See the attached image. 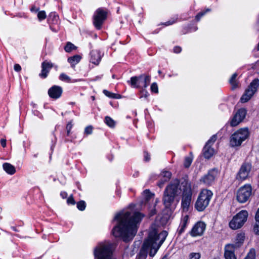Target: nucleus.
Segmentation results:
<instances>
[{
	"mask_svg": "<svg viewBox=\"0 0 259 259\" xmlns=\"http://www.w3.org/2000/svg\"><path fill=\"white\" fill-rule=\"evenodd\" d=\"M143 216L139 212L132 214L128 211H122L117 214L114 219L117 220V225L113 229V235L121 238L125 242L132 240L137 233L138 224Z\"/></svg>",
	"mask_w": 259,
	"mask_h": 259,
	"instance_id": "1",
	"label": "nucleus"
},
{
	"mask_svg": "<svg viewBox=\"0 0 259 259\" xmlns=\"http://www.w3.org/2000/svg\"><path fill=\"white\" fill-rule=\"evenodd\" d=\"M167 236L166 231H163L157 234L155 230L150 232L148 238L146 240L143 245V249L150 250L149 254L153 256L164 241Z\"/></svg>",
	"mask_w": 259,
	"mask_h": 259,
	"instance_id": "2",
	"label": "nucleus"
},
{
	"mask_svg": "<svg viewBox=\"0 0 259 259\" xmlns=\"http://www.w3.org/2000/svg\"><path fill=\"white\" fill-rule=\"evenodd\" d=\"M179 181L177 179L172 181L166 186L162 197L163 204L165 208L173 209L176 206V197L180 193Z\"/></svg>",
	"mask_w": 259,
	"mask_h": 259,
	"instance_id": "3",
	"label": "nucleus"
},
{
	"mask_svg": "<svg viewBox=\"0 0 259 259\" xmlns=\"http://www.w3.org/2000/svg\"><path fill=\"white\" fill-rule=\"evenodd\" d=\"M183 194L181 206L183 211H188L192 201V191L190 183L185 180L182 183Z\"/></svg>",
	"mask_w": 259,
	"mask_h": 259,
	"instance_id": "4",
	"label": "nucleus"
},
{
	"mask_svg": "<svg viewBox=\"0 0 259 259\" xmlns=\"http://www.w3.org/2000/svg\"><path fill=\"white\" fill-rule=\"evenodd\" d=\"M212 192L207 189H203L200 193L195 204V208L199 211L204 210L208 205L212 198Z\"/></svg>",
	"mask_w": 259,
	"mask_h": 259,
	"instance_id": "5",
	"label": "nucleus"
},
{
	"mask_svg": "<svg viewBox=\"0 0 259 259\" xmlns=\"http://www.w3.org/2000/svg\"><path fill=\"white\" fill-rule=\"evenodd\" d=\"M111 245L109 243H100L94 250L95 259H113Z\"/></svg>",
	"mask_w": 259,
	"mask_h": 259,
	"instance_id": "6",
	"label": "nucleus"
},
{
	"mask_svg": "<svg viewBox=\"0 0 259 259\" xmlns=\"http://www.w3.org/2000/svg\"><path fill=\"white\" fill-rule=\"evenodd\" d=\"M248 215L246 210H242L236 214L229 223L230 227L236 230L240 228L246 221Z\"/></svg>",
	"mask_w": 259,
	"mask_h": 259,
	"instance_id": "7",
	"label": "nucleus"
},
{
	"mask_svg": "<svg viewBox=\"0 0 259 259\" xmlns=\"http://www.w3.org/2000/svg\"><path fill=\"white\" fill-rule=\"evenodd\" d=\"M249 137L247 128H241L234 133L231 137L230 144L232 146H240L242 142Z\"/></svg>",
	"mask_w": 259,
	"mask_h": 259,
	"instance_id": "8",
	"label": "nucleus"
},
{
	"mask_svg": "<svg viewBox=\"0 0 259 259\" xmlns=\"http://www.w3.org/2000/svg\"><path fill=\"white\" fill-rule=\"evenodd\" d=\"M259 85V79L255 78L250 83L248 88L245 90L244 94L240 99L242 103L247 102L256 92Z\"/></svg>",
	"mask_w": 259,
	"mask_h": 259,
	"instance_id": "9",
	"label": "nucleus"
},
{
	"mask_svg": "<svg viewBox=\"0 0 259 259\" xmlns=\"http://www.w3.org/2000/svg\"><path fill=\"white\" fill-rule=\"evenodd\" d=\"M252 189L249 185H245L240 187L237 192V200L240 203H245L250 197Z\"/></svg>",
	"mask_w": 259,
	"mask_h": 259,
	"instance_id": "10",
	"label": "nucleus"
},
{
	"mask_svg": "<svg viewBox=\"0 0 259 259\" xmlns=\"http://www.w3.org/2000/svg\"><path fill=\"white\" fill-rule=\"evenodd\" d=\"M107 18V12L102 9H98L94 17V24L95 27L100 29L103 22Z\"/></svg>",
	"mask_w": 259,
	"mask_h": 259,
	"instance_id": "11",
	"label": "nucleus"
},
{
	"mask_svg": "<svg viewBox=\"0 0 259 259\" xmlns=\"http://www.w3.org/2000/svg\"><path fill=\"white\" fill-rule=\"evenodd\" d=\"M217 140L216 135H213L207 141L203 149V154L204 157L206 159H209L214 154V150L211 147L212 145Z\"/></svg>",
	"mask_w": 259,
	"mask_h": 259,
	"instance_id": "12",
	"label": "nucleus"
},
{
	"mask_svg": "<svg viewBox=\"0 0 259 259\" xmlns=\"http://www.w3.org/2000/svg\"><path fill=\"white\" fill-rule=\"evenodd\" d=\"M251 165L250 163H245L242 165L237 176V179L241 181L245 180L249 176Z\"/></svg>",
	"mask_w": 259,
	"mask_h": 259,
	"instance_id": "13",
	"label": "nucleus"
},
{
	"mask_svg": "<svg viewBox=\"0 0 259 259\" xmlns=\"http://www.w3.org/2000/svg\"><path fill=\"white\" fill-rule=\"evenodd\" d=\"M218 175V171L215 169L209 170L208 173L202 177L200 182L205 185H210L213 183L215 177Z\"/></svg>",
	"mask_w": 259,
	"mask_h": 259,
	"instance_id": "14",
	"label": "nucleus"
},
{
	"mask_svg": "<svg viewBox=\"0 0 259 259\" xmlns=\"http://www.w3.org/2000/svg\"><path fill=\"white\" fill-rule=\"evenodd\" d=\"M205 228V223L202 222H199L193 226L190 232V234L193 237L201 236L203 234Z\"/></svg>",
	"mask_w": 259,
	"mask_h": 259,
	"instance_id": "15",
	"label": "nucleus"
},
{
	"mask_svg": "<svg viewBox=\"0 0 259 259\" xmlns=\"http://www.w3.org/2000/svg\"><path fill=\"white\" fill-rule=\"evenodd\" d=\"M246 114V110L244 108L240 109L234 115L231 121V125L232 126L237 125L245 118Z\"/></svg>",
	"mask_w": 259,
	"mask_h": 259,
	"instance_id": "16",
	"label": "nucleus"
},
{
	"mask_svg": "<svg viewBox=\"0 0 259 259\" xmlns=\"http://www.w3.org/2000/svg\"><path fill=\"white\" fill-rule=\"evenodd\" d=\"M235 245L230 244H227L225 247L224 256L226 259H237L234 254Z\"/></svg>",
	"mask_w": 259,
	"mask_h": 259,
	"instance_id": "17",
	"label": "nucleus"
},
{
	"mask_svg": "<svg viewBox=\"0 0 259 259\" xmlns=\"http://www.w3.org/2000/svg\"><path fill=\"white\" fill-rule=\"evenodd\" d=\"M62 92L63 91L61 87L54 85L49 90L48 94L52 98L58 99L61 97Z\"/></svg>",
	"mask_w": 259,
	"mask_h": 259,
	"instance_id": "18",
	"label": "nucleus"
},
{
	"mask_svg": "<svg viewBox=\"0 0 259 259\" xmlns=\"http://www.w3.org/2000/svg\"><path fill=\"white\" fill-rule=\"evenodd\" d=\"M53 66V64L51 62L47 61L43 62L41 64L42 69L41 73L39 74V76L44 78H46Z\"/></svg>",
	"mask_w": 259,
	"mask_h": 259,
	"instance_id": "19",
	"label": "nucleus"
},
{
	"mask_svg": "<svg viewBox=\"0 0 259 259\" xmlns=\"http://www.w3.org/2000/svg\"><path fill=\"white\" fill-rule=\"evenodd\" d=\"M91 62L96 65L99 64L101 59L100 52L97 50H93L91 52Z\"/></svg>",
	"mask_w": 259,
	"mask_h": 259,
	"instance_id": "20",
	"label": "nucleus"
},
{
	"mask_svg": "<svg viewBox=\"0 0 259 259\" xmlns=\"http://www.w3.org/2000/svg\"><path fill=\"white\" fill-rule=\"evenodd\" d=\"M189 220V217L188 215H185L182 220L180 226V228L178 229L179 235L182 234L185 231L186 227L188 221Z\"/></svg>",
	"mask_w": 259,
	"mask_h": 259,
	"instance_id": "21",
	"label": "nucleus"
},
{
	"mask_svg": "<svg viewBox=\"0 0 259 259\" xmlns=\"http://www.w3.org/2000/svg\"><path fill=\"white\" fill-rule=\"evenodd\" d=\"M3 167L4 170L9 175H13L16 172L15 167L9 163H4L3 164Z\"/></svg>",
	"mask_w": 259,
	"mask_h": 259,
	"instance_id": "22",
	"label": "nucleus"
},
{
	"mask_svg": "<svg viewBox=\"0 0 259 259\" xmlns=\"http://www.w3.org/2000/svg\"><path fill=\"white\" fill-rule=\"evenodd\" d=\"M140 78H141L140 83L143 88H146L150 82V76L142 74L140 76Z\"/></svg>",
	"mask_w": 259,
	"mask_h": 259,
	"instance_id": "23",
	"label": "nucleus"
},
{
	"mask_svg": "<svg viewBox=\"0 0 259 259\" xmlns=\"http://www.w3.org/2000/svg\"><path fill=\"white\" fill-rule=\"evenodd\" d=\"M245 235L244 234H239L237 235L236 239V242L235 244H231L235 245V248H237L239 247L244 242Z\"/></svg>",
	"mask_w": 259,
	"mask_h": 259,
	"instance_id": "24",
	"label": "nucleus"
},
{
	"mask_svg": "<svg viewBox=\"0 0 259 259\" xmlns=\"http://www.w3.org/2000/svg\"><path fill=\"white\" fill-rule=\"evenodd\" d=\"M141 78L139 76H133L131 78V84L133 88H139L140 87Z\"/></svg>",
	"mask_w": 259,
	"mask_h": 259,
	"instance_id": "25",
	"label": "nucleus"
},
{
	"mask_svg": "<svg viewBox=\"0 0 259 259\" xmlns=\"http://www.w3.org/2000/svg\"><path fill=\"white\" fill-rule=\"evenodd\" d=\"M80 56L76 55L68 58V61L71 64L72 66H74L80 61Z\"/></svg>",
	"mask_w": 259,
	"mask_h": 259,
	"instance_id": "26",
	"label": "nucleus"
},
{
	"mask_svg": "<svg viewBox=\"0 0 259 259\" xmlns=\"http://www.w3.org/2000/svg\"><path fill=\"white\" fill-rule=\"evenodd\" d=\"M237 76V74L235 73L232 75V76H231V78L229 80V82L231 84L232 89L233 90L236 89L238 86L237 83L235 80Z\"/></svg>",
	"mask_w": 259,
	"mask_h": 259,
	"instance_id": "27",
	"label": "nucleus"
},
{
	"mask_svg": "<svg viewBox=\"0 0 259 259\" xmlns=\"http://www.w3.org/2000/svg\"><path fill=\"white\" fill-rule=\"evenodd\" d=\"M143 195L145 199V203L148 202L153 197V195L148 190H145L143 192Z\"/></svg>",
	"mask_w": 259,
	"mask_h": 259,
	"instance_id": "28",
	"label": "nucleus"
},
{
	"mask_svg": "<svg viewBox=\"0 0 259 259\" xmlns=\"http://www.w3.org/2000/svg\"><path fill=\"white\" fill-rule=\"evenodd\" d=\"M162 179L164 180V181L167 182L171 178V174L169 171H163L161 174Z\"/></svg>",
	"mask_w": 259,
	"mask_h": 259,
	"instance_id": "29",
	"label": "nucleus"
},
{
	"mask_svg": "<svg viewBox=\"0 0 259 259\" xmlns=\"http://www.w3.org/2000/svg\"><path fill=\"white\" fill-rule=\"evenodd\" d=\"M105 123L110 127H114L115 125L114 120L110 117L106 116L105 118Z\"/></svg>",
	"mask_w": 259,
	"mask_h": 259,
	"instance_id": "30",
	"label": "nucleus"
},
{
	"mask_svg": "<svg viewBox=\"0 0 259 259\" xmlns=\"http://www.w3.org/2000/svg\"><path fill=\"white\" fill-rule=\"evenodd\" d=\"M255 250L254 249L251 248L247 253L244 259H255Z\"/></svg>",
	"mask_w": 259,
	"mask_h": 259,
	"instance_id": "31",
	"label": "nucleus"
},
{
	"mask_svg": "<svg viewBox=\"0 0 259 259\" xmlns=\"http://www.w3.org/2000/svg\"><path fill=\"white\" fill-rule=\"evenodd\" d=\"M76 47L72 43L68 42L65 47V50L67 52H70L72 50L75 49Z\"/></svg>",
	"mask_w": 259,
	"mask_h": 259,
	"instance_id": "32",
	"label": "nucleus"
},
{
	"mask_svg": "<svg viewBox=\"0 0 259 259\" xmlns=\"http://www.w3.org/2000/svg\"><path fill=\"white\" fill-rule=\"evenodd\" d=\"M86 205L84 201H80L77 203V208L81 211L84 210L85 208Z\"/></svg>",
	"mask_w": 259,
	"mask_h": 259,
	"instance_id": "33",
	"label": "nucleus"
},
{
	"mask_svg": "<svg viewBox=\"0 0 259 259\" xmlns=\"http://www.w3.org/2000/svg\"><path fill=\"white\" fill-rule=\"evenodd\" d=\"M59 79L62 81H64L67 82H69L71 80L70 78L68 75L63 73L60 75Z\"/></svg>",
	"mask_w": 259,
	"mask_h": 259,
	"instance_id": "34",
	"label": "nucleus"
},
{
	"mask_svg": "<svg viewBox=\"0 0 259 259\" xmlns=\"http://www.w3.org/2000/svg\"><path fill=\"white\" fill-rule=\"evenodd\" d=\"M47 15L46 14L45 11H41L38 12L37 14V17L39 21H41L42 20H44L46 18Z\"/></svg>",
	"mask_w": 259,
	"mask_h": 259,
	"instance_id": "35",
	"label": "nucleus"
},
{
	"mask_svg": "<svg viewBox=\"0 0 259 259\" xmlns=\"http://www.w3.org/2000/svg\"><path fill=\"white\" fill-rule=\"evenodd\" d=\"M192 161V158L191 157H187L185 158L184 161V166L185 167H189L191 165Z\"/></svg>",
	"mask_w": 259,
	"mask_h": 259,
	"instance_id": "36",
	"label": "nucleus"
},
{
	"mask_svg": "<svg viewBox=\"0 0 259 259\" xmlns=\"http://www.w3.org/2000/svg\"><path fill=\"white\" fill-rule=\"evenodd\" d=\"M200 257L201 254L199 253L193 252L189 255V259H199Z\"/></svg>",
	"mask_w": 259,
	"mask_h": 259,
	"instance_id": "37",
	"label": "nucleus"
},
{
	"mask_svg": "<svg viewBox=\"0 0 259 259\" xmlns=\"http://www.w3.org/2000/svg\"><path fill=\"white\" fill-rule=\"evenodd\" d=\"M151 91L155 93H158V85L156 82H153L151 85Z\"/></svg>",
	"mask_w": 259,
	"mask_h": 259,
	"instance_id": "38",
	"label": "nucleus"
},
{
	"mask_svg": "<svg viewBox=\"0 0 259 259\" xmlns=\"http://www.w3.org/2000/svg\"><path fill=\"white\" fill-rule=\"evenodd\" d=\"M103 93L107 97L109 98H113V97H116V94L112 93L108 91L107 90H104L103 91Z\"/></svg>",
	"mask_w": 259,
	"mask_h": 259,
	"instance_id": "39",
	"label": "nucleus"
},
{
	"mask_svg": "<svg viewBox=\"0 0 259 259\" xmlns=\"http://www.w3.org/2000/svg\"><path fill=\"white\" fill-rule=\"evenodd\" d=\"M67 203L68 205H74L75 201L74 200L72 195H70L67 199Z\"/></svg>",
	"mask_w": 259,
	"mask_h": 259,
	"instance_id": "40",
	"label": "nucleus"
},
{
	"mask_svg": "<svg viewBox=\"0 0 259 259\" xmlns=\"http://www.w3.org/2000/svg\"><path fill=\"white\" fill-rule=\"evenodd\" d=\"M210 10L209 9H207L205 11H204V12H200L196 16V19L197 20V21H199L200 18L203 16L207 12H208Z\"/></svg>",
	"mask_w": 259,
	"mask_h": 259,
	"instance_id": "41",
	"label": "nucleus"
},
{
	"mask_svg": "<svg viewBox=\"0 0 259 259\" xmlns=\"http://www.w3.org/2000/svg\"><path fill=\"white\" fill-rule=\"evenodd\" d=\"M210 10L209 9H207L205 11H204V12H200L196 16V19L197 20V21H199L200 18L203 16L207 12H208Z\"/></svg>",
	"mask_w": 259,
	"mask_h": 259,
	"instance_id": "42",
	"label": "nucleus"
},
{
	"mask_svg": "<svg viewBox=\"0 0 259 259\" xmlns=\"http://www.w3.org/2000/svg\"><path fill=\"white\" fill-rule=\"evenodd\" d=\"M253 231L256 234L259 235V221H256L253 227Z\"/></svg>",
	"mask_w": 259,
	"mask_h": 259,
	"instance_id": "43",
	"label": "nucleus"
},
{
	"mask_svg": "<svg viewBox=\"0 0 259 259\" xmlns=\"http://www.w3.org/2000/svg\"><path fill=\"white\" fill-rule=\"evenodd\" d=\"M93 131V127L92 126H88L85 127L84 130V133L87 134H91Z\"/></svg>",
	"mask_w": 259,
	"mask_h": 259,
	"instance_id": "44",
	"label": "nucleus"
},
{
	"mask_svg": "<svg viewBox=\"0 0 259 259\" xmlns=\"http://www.w3.org/2000/svg\"><path fill=\"white\" fill-rule=\"evenodd\" d=\"M72 122L70 121L67 124V126H66V130H67V135H69V134H70V131L72 128Z\"/></svg>",
	"mask_w": 259,
	"mask_h": 259,
	"instance_id": "45",
	"label": "nucleus"
},
{
	"mask_svg": "<svg viewBox=\"0 0 259 259\" xmlns=\"http://www.w3.org/2000/svg\"><path fill=\"white\" fill-rule=\"evenodd\" d=\"M141 94L142 95L141 96V98H147L149 95L148 92L146 90H143L141 92Z\"/></svg>",
	"mask_w": 259,
	"mask_h": 259,
	"instance_id": "46",
	"label": "nucleus"
},
{
	"mask_svg": "<svg viewBox=\"0 0 259 259\" xmlns=\"http://www.w3.org/2000/svg\"><path fill=\"white\" fill-rule=\"evenodd\" d=\"M166 181H164V180L163 179H161L160 181L159 182V183H158V186L160 187V188H162L164 185V184L166 182Z\"/></svg>",
	"mask_w": 259,
	"mask_h": 259,
	"instance_id": "47",
	"label": "nucleus"
},
{
	"mask_svg": "<svg viewBox=\"0 0 259 259\" xmlns=\"http://www.w3.org/2000/svg\"><path fill=\"white\" fill-rule=\"evenodd\" d=\"M21 67L19 64H15L14 65V70L16 71L19 72L21 70Z\"/></svg>",
	"mask_w": 259,
	"mask_h": 259,
	"instance_id": "48",
	"label": "nucleus"
},
{
	"mask_svg": "<svg viewBox=\"0 0 259 259\" xmlns=\"http://www.w3.org/2000/svg\"><path fill=\"white\" fill-rule=\"evenodd\" d=\"M182 49L180 47H175L174 49V51L176 53H179L181 52Z\"/></svg>",
	"mask_w": 259,
	"mask_h": 259,
	"instance_id": "49",
	"label": "nucleus"
},
{
	"mask_svg": "<svg viewBox=\"0 0 259 259\" xmlns=\"http://www.w3.org/2000/svg\"><path fill=\"white\" fill-rule=\"evenodd\" d=\"M144 158H145V160L146 161H148L150 160V156L148 153H147V152L144 153Z\"/></svg>",
	"mask_w": 259,
	"mask_h": 259,
	"instance_id": "50",
	"label": "nucleus"
},
{
	"mask_svg": "<svg viewBox=\"0 0 259 259\" xmlns=\"http://www.w3.org/2000/svg\"><path fill=\"white\" fill-rule=\"evenodd\" d=\"M60 195L63 199H65L67 198L68 194L66 192H61Z\"/></svg>",
	"mask_w": 259,
	"mask_h": 259,
	"instance_id": "51",
	"label": "nucleus"
},
{
	"mask_svg": "<svg viewBox=\"0 0 259 259\" xmlns=\"http://www.w3.org/2000/svg\"><path fill=\"white\" fill-rule=\"evenodd\" d=\"M1 144L3 147H5L6 146V140L5 139H1Z\"/></svg>",
	"mask_w": 259,
	"mask_h": 259,
	"instance_id": "52",
	"label": "nucleus"
},
{
	"mask_svg": "<svg viewBox=\"0 0 259 259\" xmlns=\"http://www.w3.org/2000/svg\"><path fill=\"white\" fill-rule=\"evenodd\" d=\"M255 219L256 221H259V208L257 209L256 212Z\"/></svg>",
	"mask_w": 259,
	"mask_h": 259,
	"instance_id": "53",
	"label": "nucleus"
},
{
	"mask_svg": "<svg viewBox=\"0 0 259 259\" xmlns=\"http://www.w3.org/2000/svg\"><path fill=\"white\" fill-rule=\"evenodd\" d=\"M175 20H172V21H167L165 23V25L166 26H168V25H171V24H174L175 22Z\"/></svg>",
	"mask_w": 259,
	"mask_h": 259,
	"instance_id": "54",
	"label": "nucleus"
},
{
	"mask_svg": "<svg viewBox=\"0 0 259 259\" xmlns=\"http://www.w3.org/2000/svg\"><path fill=\"white\" fill-rule=\"evenodd\" d=\"M121 98V96L119 94H116V97H113L114 99H119Z\"/></svg>",
	"mask_w": 259,
	"mask_h": 259,
	"instance_id": "55",
	"label": "nucleus"
},
{
	"mask_svg": "<svg viewBox=\"0 0 259 259\" xmlns=\"http://www.w3.org/2000/svg\"><path fill=\"white\" fill-rule=\"evenodd\" d=\"M155 213V211H152V212H151V215H153Z\"/></svg>",
	"mask_w": 259,
	"mask_h": 259,
	"instance_id": "56",
	"label": "nucleus"
},
{
	"mask_svg": "<svg viewBox=\"0 0 259 259\" xmlns=\"http://www.w3.org/2000/svg\"><path fill=\"white\" fill-rule=\"evenodd\" d=\"M91 98L93 99V100H95V97L94 96H92Z\"/></svg>",
	"mask_w": 259,
	"mask_h": 259,
	"instance_id": "57",
	"label": "nucleus"
},
{
	"mask_svg": "<svg viewBox=\"0 0 259 259\" xmlns=\"http://www.w3.org/2000/svg\"><path fill=\"white\" fill-rule=\"evenodd\" d=\"M31 10L32 11L33 10H34V8H32V9H31Z\"/></svg>",
	"mask_w": 259,
	"mask_h": 259,
	"instance_id": "58",
	"label": "nucleus"
},
{
	"mask_svg": "<svg viewBox=\"0 0 259 259\" xmlns=\"http://www.w3.org/2000/svg\"><path fill=\"white\" fill-rule=\"evenodd\" d=\"M162 259H167V258L165 257H164Z\"/></svg>",
	"mask_w": 259,
	"mask_h": 259,
	"instance_id": "59",
	"label": "nucleus"
},
{
	"mask_svg": "<svg viewBox=\"0 0 259 259\" xmlns=\"http://www.w3.org/2000/svg\"><path fill=\"white\" fill-rule=\"evenodd\" d=\"M158 73H159V74H160V73H161V71H160V70H159V71H158Z\"/></svg>",
	"mask_w": 259,
	"mask_h": 259,
	"instance_id": "60",
	"label": "nucleus"
}]
</instances>
